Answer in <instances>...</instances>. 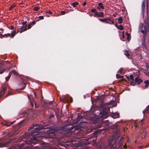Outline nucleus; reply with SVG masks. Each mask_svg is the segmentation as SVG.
<instances>
[{"mask_svg": "<svg viewBox=\"0 0 149 149\" xmlns=\"http://www.w3.org/2000/svg\"><path fill=\"white\" fill-rule=\"evenodd\" d=\"M107 105H106L103 107V111L102 112H100L99 114L97 115V116L98 118H102L103 119L106 118L108 116V113L109 111L110 108V107H112L111 106H109L108 105L107 106ZM116 106V105L115 106L113 105H112V107Z\"/></svg>", "mask_w": 149, "mask_h": 149, "instance_id": "1", "label": "nucleus"}, {"mask_svg": "<svg viewBox=\"0 0 149 149\" xmlns=\"http://www.w3.org/2000/svg\"><path fill=\"white\" fill-rule=\"evenodd\" d=\"M116 143L115 140L113 141V139H110L108 141V147L110 149H116Z\"/></svg>", "mask_w": 149, "mask_h": 149, "instance_id": "2", "label": "nucleus"}, {"mask_svg": "<svg viewBox=\"0 0 149 149\" xmlns=\"http://www.w3.org/2000/svg\"><path fill=\"white\" fill-rule=\"evenodd\" d=\"M73 129V126L72 125H69L68 126H65L64 127L63 129L65 130V131H68V132L69 133Z\"/></svg>", "mask_w": 149, "mask_h": 149, "instance_id": "3", "label": "nucleus"}, {"mask_svg": "<svg viewBox=\"0 0 149 149\" xmlns=\"http://www.w3.org/2000/svg\"><path fill=\"white\" fill-rule=\"evenodd\" d=\"M100 20L102 22H104L106 23L110 24V22H112V23H113V22L109 18L100 19Z\"/></svg>", "mask_w": 149, "mask_h": 149, "instance_id": "4", "label": "nucleus"}, {"mask_svg": "<svg viewBox=\"0 0 149 149\" xmlns=\"http://www.w3.org/2000/svg\"><path fill=\"white\" fill-rule=\"evenodd\" d=\"M44 128V127L42 126H39L37 127L34 128V130L33 131V133L37 132L38 131L41 129Z\"/></svg>", "mask_w": 149, "mask_h": 149, "instance_id": "5", "label": "nucleus"}, {"mask_svg": "<svg viewBox=\"0 0 149 149\" xmlns=\"http://www.w3.org/2000/svg\"><path fill=\"white\" fill-rule=\"evenodd\" d=\"M7 88L6 87H3L2 88V90L0 91V96H1L5 93V92L6 91Z\"/></svg>", "mask_w": 149, "mask_h": 149, "instance_id": "6", "label": "nucleus"}, {"mask_svg": "<svg viewBox=\"0 0 149 149\" xmlns=\"http://www.w3.org/2000/svg\"><path fill=\"white\" fill-rule=\"evenodd\" d=\"M135 83L137 84H140L142 81V80L139 78L138 77H137L135 79Z\"/></svg>", "mask_w": 149, "mask_h": 149, "instance_id": "7", "label": "nucleus"}, {"mask_svg": "<svg viewBox=\"0 0 149 149\" xmlns=\"http://www.w3.org/2000/svg\"><path fill=\"white\" fill-rule=\"evenodd\" d=\"M95 14L99 17H102L104 16V13L102 12H101L100 13H97L96 12L95 13Z\"/></svg>", "mask_w": 149, "mask_h": 149, "instance_id": "8", "label": "nucleus"}, {"mask_svg": "<svg viewBox=\"0 0 149 149\" xmlns=\"http://www.w3.org/2000/svg\"><path fill=\"white\" fill-rule=\"evenodd\" d=\"M65 100L68 102H72V98L70 97H65Z\"/></svg>", "mask_w": 149, "mask_h": 149, "instance_id": "9", "label": "nucleus"}, {"mask_svg": "<svg viewBox=\"0 0 149 149\" xmlns=\"http://www.w3.org/2000/svg\"><path fill=\"white\" fill-rule=\"evenodd\" d=\"M1 139H0V148L6 146V145L8 143V142H7L5 143H3L2 142V141H1Z\"/></svg>", "mask_w": 149, "mask_h": 149, "instance_id": "10", "label": "nucleus"}, {"mask_svg": "<svg viewBox=\"0 0 149 149\" xmlns=\"http://www.w3.org/2000/svg\"><path fill=\"white\" fill-rule=\"evenodd\" d=\"M113 117L114 118H117L119 117V114L117 112H115L113 114Z\"/></svg>", "mask_w": 149, "mask_h": 149, "instance_id": "11", "label": "nucleus"}, {"mask_svg": "<svg viewBox=\"0 0 149 149\" xmlns=\"http://www.w3.org/2000/svg\"><path fill=\"white\" fill-rule=\"evenodd\" d=\"M142 39V44L144 47H146V45L145 43V37H143Z\"/></svg>", "mask_w": 149, "mask_h": 149, "instance_id": "12", "label": "nucleus"}, {"mask_svg": "<svg viewBox=\"0 0 149 149\" xmlns=\"http://www.w3.org/2000/svg\"><path fill=\"white\" fill-rule=\"evenodd\" d=\"M144 83L146 84L145 86L143 87L144 88H146L148 87V85L149 84V81L147 80L144 81Z\"/></svg>", "mask_w": 149, "mask_h": 149, "instance_id": "13", "label": "nucleus"}, {"mask_svg": "<svg viewBox=\"0 0 149 149\" xmlns=\"http://www.w3.org/2000/svg\"><path fill=\"white\" fill-rule=\"evenodd\" d=\"M146 66L147 69V70L149 71V64L146 63ZM145 73L147 75H148L149 76V72H147V71H146Z\"/></svg>", "mask_w": 149, "mask_h": 149, "instance_id": "14", "label": "nucleus"}, {"mask_svg": "<svg viewBox=\"0 0 149 149\" xmlns=\"http://www.w3.org/2000/svg\"><path fill=\"white\" fill-rule=\"evenodd\" d=\"M146 66L147 69V70L149 71V64L146 63ZM145 73L147 75H148L149 76V72H147V71H146Z\"/></svg>", "mask_w": 149, "mask_h": 149, "instance_id": "15", "label": "nucleus"}, {"mask_svg": "<svg viewBox=\"0 0 149 149\" xmlns=\"http://www.w3.org/2000/svg\"><path fill=\"white\" fill-rule=\"evenodd\" d=\"M141 32L142 33H143V37H145V36L146 35L147 32V30L146 29L145 30H142L141 31Z\"/></svg>", "mask_w": 149, "mask_h": 149, "instance_id": "16", "label": "nucleus"}, {"mask_svg": "<svg viewBox=\"0 0 149 149\" xmlns=\"http://www.w3.org/2000/svg\"><path fill=\"white\" fill-rule=\"evenodd\" d=\"M26 25L25 26V27L24 28V30H20V31H17V33H18L19 32H20V33H21L23 31H26L27 30V28L26 27Z\"/></svg>", "mask_w": 149, "mask_h": 149, "instance_id": "17", "label": "nucleus"}, {"mask_svg": "<svg viewBox=\"0 0 149 149\" xmlns=\"http://www.w3.org/2000/svg\"><path fill=\"white\" fill-rule=\"evenodd\" d=\"M15 34L16 31H13L11 36V38H13L14 36L15 35Z\"/></svg>", "mask_w": 149, "mask_h": 149, "instance_id": "18", "label": "nucleus"}, {"mask_svg": "<svg viewBox=\"0 0 149 149\" xmlns=\"http://www.w3.org/2000/svg\"><path fill=\"white\" fill-rule=\"evenodd\" d=\"M19 129L15 131V132L13 133V135H16L18 134L19 133Z\"/></svg>", "mask_w": 149, "mask_h": 149, "instance_id": "19", "label": "nucleus"}, {"mask_svg": "<svg viewBox=\"0 0 149 149\" xmlns=\"http://www.w3.org/2000/svg\"><path fill=\"white\" fill-rule=\"evenodd\" d=\"M98 6L102 9H104V8L102 3H99Z\"/></svg>", "mask_w": 149, "mask_h": 149, "instance_id": "20", "label": "nucleus"}, {"mask_svg": "<svg viewBox=\"0 0 149 149\" xmlns=\"http://www.w3.org/2000/svg\"><path fill=\"white\" fill-rule=\"evenodd\" d=\"M123 21L122 18L121 17H119L118 19V22L120 24H121L122 22Z\"/></svg>", "mask_w": 149, "mask_h": 149, "instance_id": "21", "label": "nucleus"}, {"mask_svg": "<svg viewBox=\"0 0 149 149\" xmlns=\"http://www.w3.org/2000/svg\"><path fill=\"white\" fill-rule=\"evenodd\" d=\"M9 73H10H10H13L15 74H17V72L15 70H12Z\"/></svg>", "mask_w": 149, "mask_h": 149, "instance_id": "22", "label": "nucleus"}, {"mask_svg": "<svg viewBox=\"0 0 149 149\" xmlns=\"http://www.w3.org/2000/svg\"><path fill=\"white\" fill-rule=\"evenodd\" d=\"M116 27L120 30H122L123 29V27L121 25H120L118 27L117 26H116Z\"/></svg>", "mask_w": 149, "mask_h": 149, "instance_id": "23", "label": "nucleus"}, {"mask_svg": "<svg viewBox=\"0 0 149 149\" xmlns=\"http://www.w3.org/2000/svg\"><path fill=\"white\" fill-rule=\"evenodd\" d=\"M123 139V137H121L120 139V141L118 142V143H119L120 146H122L123 145V143L121 141Z\"/></svg>", "mask_w": 149, "mask_h": 149, "instance_id": "24", "label": "nucleus"}, {"mask_svg": "<svg viewBox=\"0 0 149 149\" xmlns=\"http://www.w3.org/2000/svg\"><path fill=\"white\" fill-rule=\"evenodd\" d=\"M11 76V74H10V73H9L8 75L6 77V81H8L10 79Z\"/></svg>", "mask_w": 149, "mask_h": 149, "instance_id": "25", "label": "nucleus"}, {"mask_svg": "<svg viewBox=\"0 0 149 149\" xmlns=\"http://www.w3.org/2000/svg\"><path fill=\"white\" fill-rule=\"evenodd\" d=\"M78 3L77 2H74V3H72V6L73 7H75L77 5H78Z\"/></svg>", "mask_w": 149, "mask_h": 149, "instance_id": "26", "label": "nucleus"}, {"mask_svg": "<svg viewBox=\"0 0 149 149\" xmlns=\"http://www.w3.org/2000/svg\"><path fill=\"white\" fill-rule=\"evenodd\" d=\"M126 35L127 36V39L128 40H130V34L128 33H126Z\"/></svg>", "mask_w": 149, "mask_h": 149, "instance_id": "27", "label": "nucleus"}, {"mask_svg": "<svg viewBox=\"0 0 149 149\" xmlns=\"http://www.w3.org/2000/svg\"><path fill=\"white\" fill-rule=\"evenodd\" d=\"M125 55L127 56H129L130 55V54H129L127 51L126 50V51H125Z\"/></svg>", "mask_w": 149, "mask_h": 149, "instance_id": "28", "label": "nucleus"}, {"mask_svg": "<svg viewBox=\"0 0 149 149\" xmlns=\"http://www.w3.org/2000/svg\"><path fill=\"white\" fill-rule=\"evenodd\" d=\"M116 77L117 79L122 78L123 77L122 76L118 74H116Z\"/></svg>", "mask_w": 149, "mask_h": 149, "instance_id": "29", "label": "nucleus"}, {"mask_svg": "<svg viewBox=\"0 0 149 149\" xmlns=\"http://www.w3.org/2000/svg\"><path fill=\"white\" fill-rule=\"evenodd\" d=\"M15 121H14L13 122H11L10 123V124H8V123L6 124V125L8 126H9L10 125L13 124L14 123H15Z\"/></svg>", "mask_w": 149, "mask_h": 149, "instance_id": "30", "label": "nucleus"}, {"mask_svg": "<svg viewBox=\"0 0 149 149\" xmlns=\"http://www.w3.org/2000/svg\"><path fill=\"white\" fill-rule=\"evenodd\" d=\"M15 6V5H12L9 8V10H11L13 8H14Z\"/></svg>", "mask_w": 149, "mask_h": 149, "instance_id": "31", "label": "nucleus"}, {"mask_svg": "<svg viewBox=\"0 0 149 149\" xmlns=\"http://www.w3.org/2000/svg\"><path fill=\"white\" fill-rule=\"evenodd\" d=\"M39 9V7H35L34 8V10L37 11L38 10V9Z\"/></svg>", "mask_w": 149, "mask_h": 149, "instance_id": "32", "label": "nucleus"}, {"mask_svg": "<svg viewBox=\"0 0 149 149\" xmlns=\"http://www.w3.org/2000/svg\"><path fill=\"white\" fill-rule=\"evenodd\" d=\"M37 125V124H35L34 125H33V126H31L30 127H29V129H33L34 128V127H35Z\"/></svg>", "mask_w": 149, "mask_h": 149, "instance_id": "33", "label": "nucleus"}, {"mask_svg": "<svg viewBox=\"0 0 149 149\" xmlns=\"http://www.w3.org/2000/svg\"><path fill=\"white\" fill-rule=\"evenodd\" d=\"M123 68H120V69L119 70L118 72H119L120 73H121L123 72Z\"/></svg>", "mask_w": 149, "mask_h": 149, "instance_id": "34", "label": "nucleus"}, {"mask_svg": "<svg viewBox=\"0 0 149 149\" xmlns=\"http://www.w3.org/2000/svg\"><path fill=\"white\" fill-rule=\"evenodd\" d=\"M130 79H131L132 81H134L133 79V76L132 75H130Z\"/></svg>", "mask_w": 149, "mask_h": 149, "instance_id": "35", "label": "nucleus"}, {"mask_svg": "<svg viewBox=\"0 0 149 149\" xmlns=\"http://www.w3.org/2000/svg\"><path fill=\"white\" fill-rule=\"evenodd\" d=\"M143 27V25L142 24H140L139 28L140 29H141Z\"/></svg>", "mask_w": 149, "mask_h": 149, "instance_id": "36", "label": "nucleus"}, {"mask_svg": "<svg viewBox=\"0 0 149 149\" xmlns=\"http://www.w3.org/2000/svg\"><path fill=\"white\" fill-rule=\"evenodd\" d=\"M5 70L2 69L1 68H0V74H1L3 73L4 72Z\"/></svg>", "mask_w": 149, "mask_h": 149, "instance_id": "37", "label": "nucleus"}, {"mask_svg": "<svg viewBox=\"0 0 149 149\" xmlns=\"http://www.w3.org/2000/svg\"><path fill=\"white\" fill-rule=\"evenodd\" d=\"M39 18L40 19H44V17L43 16H40L39 17Z\"/></svg>", "mask_w": 149, "mask_h": 149, "instance_id": "38", "label": "nucleus"}, {"mask_svg": "<svg viewBox=\"0 0 149 149\" xmlns=\"http://www.w3.org/2000/svg\"><path fill=\"white\" fill-rule=\"evenodd\" d=\"M61 14L62 15H64L65 14V11H61Z\"/></svg>", "mask_w": 149, "mask_h": 149, "instance_id": "39", "label": "nucleus"}, {"mask_svg": "<svg viewBox=\"0 0 149 149\" xmlns=\"http://www.w3.org/2000/svg\"><path fill=\"white\" fill-rule=\"evenodd\" d=\"M31 27V24H29L28 27V29H30Z\"/></svg>", "mask_w": 149, "mask_h": 149, "instance_id": "40", "label": "nucleus"}, {"mask_svg": "<svg viewBox=\"0 0 149 149\" xmlns=\"http://www.w3.org/2000/svg\"><path fill=\"white\" fill-rule=\"evenodd\" d=\"M95 11L96 10L95 9H93L91 10V12L93 13H94Z\"/></svg>", "mask_w": 149, "mask_h": 149, "instance_id": "41", "label": "nucleus"}, {"mask_svg": "<svg viewBox=\"0 0 149 149\" xmlns=\"http://www.w3.org/2000/svg\"><path fill=\"white\" fill-rule=\"evenodd\" d=\"M35 24H36V22L34 21H32V22L31 23V24H32V25H34Z\"/></svg>", "mask_w": 149, "mask_h": 149, "instance_id": "42", "label": "nucleus"}, {"mask_svg": "<svg viewBox=\"0 0 149 149\" xmlns=\"http://www.w3.org/2000/svg\"><path fill=\"white\" fill-rule=\"evenodd\" d=\"M26 22H22V24H23V25H24L25 24H26Z\"/></svg>", "mask_w": 149, "mask_h": 149, "instance_id": "43", "label": "nucleus"}, {"mask_svg": "<svg viewBox=\"0 0 149 149\" xmlns=\"http://www.w3.org/2000/svg\"><path fill=\"white\" fill-rule=\"evenodd\" d=\"M10 33H8L7 35H6V37H7L8 36H10Z\"/></svg>", "mask_w": 149, "mask_h": 149, "instance_id": "44", "label": "nucleus"}, {"mask_svg": "<svg viewBox=\"0 0 149 149\" xmlns=\"http://www.w3.org/2000/svg\"><path fill=\"white\" fill-rule=\"evenodd\" d=\"M24 26H22L20 28V29L21 30H22L23 29H24Z\"/></svg>", "mask_w": 149, "mask_h": 149, "instance_id": "45", "label": "nucleus"}, {"mask_svg": "<svg viewBox=\"0 0 149 149\" xmlns=\"http://www.w3.org/2000/svg\"><path fill=\"white\" fill-rule=\"evenodd\" d=\"M86 2H85L83 3V6H85L86 5Z\"/></svg>", "mask_w": 149, "mask_h": 149, "instance_id": "46", "label": "nucleus"}, {"mask_svg": "<svg viewBox=\"0 0 149 149\" xmlns=\"http://www.w3.org/2000/svg\"><path fill=\"white\" fill-rule=\"evenodd\" d=\"M124 31L123 32V36H122V37H123V38H124V37H125V36H124V35L123 34V32H124Z\"/></svg>", "mask_w": 149, "mask_h": 149, "instance_id": "47", "label": "nucleus"}, {"mask_svg": "<svg viewBox=\"0 0 149 149\" xmlns=\"http://www.w3.org/2000/svg\"><path fill=\"white\" fill-rule=\"evenodd\" d=\"M12 93L10 92H9L8 94V95H11L12 94Z\"/></svg>", "mask_w": 149, "mask_h": 149, "instance_id": "48", "label": "nucleus"}, {"mask_svg": "<svg viewBox=\"0 0 149 149\" xmlns=\"http://www.w3.org/2000/svg\"><path fill=\"white\" fill-rule=\"evenodd\" d=\"M47 13L50 14L52 13V12L50 11H49Z\"/></svg>", "mask_w": 149, "mask_h": 149, "instance_id": "49", "label": "nucleus"}, {"mask_svg": "<svg viewBox=\"0 0 149 149\" xmlns=\"http://www.w3.org/2000/svg\"><path fill=\"white\" fill-rule=\"evenodd\" d=\"M97 8L99 10H100L101 9V8L99 6L98 7H97Z\"/></svg>", "mask_w": 149, "mask_h": 149, "instance_id": "50", "label": "nucleus"}, {"mask_svg": "<svg viewBox=\"0 0 149 149\" xmlns=\"http://www.w3.org/2000/svg\"><path fill=\"white\" fill-rule=\"evenodd\" d=\"M103 147L104 148H106L107 147L106 146H105L104 145H103Z\"/></svg>", "mask_w": 149, "mask_h": 149, "instance_id": "51", "label": "nucleus"}, {"mask_svg": "<svg viewBox=\"0 0 149 149\" xmlns=\"http://www.w3.org/2000/svg\"><path fill=\"white\" fill-rule=\"evenodd\" d=\"M123 147H124V148H126V145H124V146H123Z\"/></svg>", "mask_w": 149, "mask_h": 149, "instance_id": "52", "label": "nucleus"}, {"mask_svg": "<svg viewBox=\"0 0 149 149\" xmlns=\"http://www.w3.org/2000/svg\"><path fill=\"white\" fill-rule=\"evenodd\" d=\"M144 30H146V29H146V26H145L144 27Z\"/></svg>", "mask_w": 149, "mask_h": 149, "instance_id": "53", "label": "nucleus"}, {"mask_svg": "<svg viewBox=\"0 0 149 149\" xmlns=\"http://www.w3.org/2000/svg\"><path fill=\"white\" fill-rule=\"evenodd\" d=\"M11 29H13V26H11Z\"/></svg>", "mask_w": 149, "mask_h": 149, "instance_id": "54", "label": "nucleus"}, {"mask_svg": "<svg viewBox=\"0 0 149 149\" xmlns=\"http://www.w3.org/2000/svg\"><path fill=\"white\" fill-rule=\"evenodd\" d=\"M149 146V144L148 145H146L145 147H148Z\"/></svg>", "mask_w": 149, "mask_h": 149, "instance_id": "55", "label": "nucleus"}, {"mask_svg": "<svg viewBox=\"0 0 149 149\" xmlns=\"http://www.w3.org/2000/svg\"><path fill=\"white\" fill-rule=\"evenodd\" d=\"M139 147L140 148H142L143 147V146H139Z\"/></svg>", "mask_w": 149, "mask_h": 149, "instance_id": "56", "label": "nucleus"}, {"mask_svg": "<svg viewBox=\"0 0 149 149\" xmlns=\"http://www.w3.org/2000/svg\"><path fill=\"white\" fill-rule=\"evenodd\" d=\"M143 119H142L141 120V122L143 123Z\"/></svg>", "mask_w": 149, "mask_h": 149, "instance_id": "57", "label": "nucleus"}, {"mask_svg": "<svg viewBox=\"0 0 149 149\" xmlns=\"http://www.w3.org/2000/svg\"><path fill=\"white\" fill-rule=\"evenodd\" d=\"M147 113H149V110L148 111H147Z\"/></svg>", "mask_w": 149, "mask_h": 149, "instance_id": "58", "label": "nucleus"}, {"mask_svg": "<svg viewBox=\"0 0 149 149\" xmlns=\"http://www.w3.org/2000/svg\"><path fill=\"white\" fill-rule=\"evenodd\" d=\"M52 101L50 102V104H52Z\"/></svg>", "mask_w": 149, "mask_h": 149, "instance_id": "59", "label": "nucleus"}, {"mask_svg": "<svg viewBox=\"0 0 149 149\" xmlns=\"http://www.w3.org/2000/svg\"><path fill=\"white\" fill-rule=\"evenodd\" d=\"M146 136V135H144V137H145Z\"/></svg>", "mask_w": 149, "mask_h": 149, "instance_id": "60", "label": "nucleus"}, {"mask_svg": "<svg viewBox=\"0 0 149 149\" xmlns=\"http://www.w3.org/2000/svg\"><path fill=\"white\" fill-rule=\"evenodd\" d=\"M148 106L149 107V105Z\"/></svg>", "mask_w": 149, "mask_h": 149, "instance_id": "61", "label": "nucleus"}]
</instances>
